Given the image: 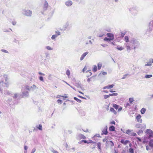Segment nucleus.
<instances>
[{"label":"nucleus","instance_id":"obj_56","mask_svg":"<svg viewBox=\"0 0 153 153\" xmlns=\"http://www.w3.org/2000/svg\"><path fill=\"white\" fill-rule=\"evenodd\" d=\"M106 140H107V139H103L102 141H103V142H105V141H106Z\"/></svg>","mask_w":153,"mask_h":153},{"label":"nucleus","instance_id":"obj_25","mask_svg":"<svg viewBox=\"0 0 153 153\" xmlns=\"http://www.w3.org/2000/svg\"><path fill=\"white\" fill-rule=\"evenodd\" d=\"M98 69L99 70L100 69L102 66V64L101 63H99L97 64Z\"/></svg>","mask_w":153,"mask_h":153},{"label":"nucleus","instance_id":"obj_17","mask_svg":"<svg viewBox=\"0 0 153 153\" xmlns=\"http://www.w3.org/2000/svg\"><path fill=\"white\" fill-rule=\"evenodd\" d=\"M110 110L111 111L113 112L114 114H117V112L113 108H111L110 109Z\"/></svg>","mask_w":153,"mask_h":153},{"label":"nucleus","instance_id":"obj_52","mask_svg":"<svg viewBox=\"0 0 153 153\" xmlns=\"http://www.w3.org/2000/svg\"><path fill=\"white\" fill-rule=\"evenodd\" d=\"M86 68H85V67H84V68H83V72H85V71L86 70Z\"/></svg>","mask_w":153,"mask_h":153},{"label":"nucleus","instance_id":"obj_39","mask_svg":"<svg viewBox=\"0 0 153 153\" xmlns=\"http://www.w3.org/2000/svg\"><path fill=\"white\" fill-rule=\"evenodd\" d=\"M51 151L53 153H59V152L58 151H56L54 149H53Z\"/></svg>","mask_w":153,"mask_h":153},{"label":"nucleus","instance_id":"obj_40","mask_svg":"<svg viewBox=\"0 0 153 153\" xmlns=\"http://www.w3.org/2000/svg\"><path fill=\"white\" fill-rule=\"evenodd\" d=\"M39 79L40 80L42 81H43L44 80L43 77L42 76H40L39 77Z\"/></svg>","mask_w":153,"mask_h":153},{"label":"nucleus","instance_id":"obj_26","mask_svg":"<svg viewBox=\"0 0 153 153\" xmlns=\"http://www.w3.org/2000/svg\"><path fill=\"white\" fill-rule=\"evenodd\" d=\"M74 99L75 100H76L77 102H81V100H80L78 99V98H77L76 97H74Z\"/></svg>","mask_w":153,"mask_h":153},{"label":"nucleus","instance_id":"obj_7","mask_svg":"<svg viewBox=\"0 0 153 153\" xmlns=\"http://www.w3.org/2000/svg\"><path fill=\"white\" fill-rule=\"evenodd\" d=\"M114 86V85L113 84L108 85L107 86H105L103 88V89H106L107 88L108 89H110L113 88Z\"/></svg>","mask_w":153,"mask_h":153},{"label":"nucleus","instance_id":"obj_33","mask_svg":"<svg viewBox=\"0 0 153 153\" xmlns=\"http://www.w3.org/2000/svg\"><path fill=\"white\" fill-rule=\"evenodd\" d=\"M131 130L128 129L126 131V133L127 134H128L131 132Z\"/></svg>","mask_w":153,"mask_h":153},{"label":"nucleus","instance_id":"obj_16","mask_svg":"<svg viewBox=\"0 0 153 153\" xmlns=\"http://www.w3.org/2000/svg\"><path fill=\"white\" fill-rule=\"evenodd\" d=\"M149 145L151 147H153V140H151L149 142Z\"/></svg>","mask_w":153,"mask_h":153},{"label":"nucleus","instance_id":"obj_30","mask_svg":"<svg viewBox=\"0 0 153 153\" xmlns=\"http://www.w3.org/2000/svg\"><path fill=\"white\" fill-rule=\"evenodd\" d=\"M127 51H129L131 50V48L129 45H127L126 46Z\"/></svg>","mask_w":153,"mask_h":153},{"label":"nucleus","instance_id":"obj_62","mask_svg":"<svg viewBox=\"0 0 153 153\" xmlns=\"http://www.w3.org/2000/svg\"><path fill=\"white\" fill-rule=\"evenodd\" d=\"M82 138L83 139H85V136H83L82 137Z\"/></svg>","mask_w":153,"mask_h":153},{"label":"nucleus","instance_id":"obj_21","mask_svg":"<svg viewBox=\"0 0 153 153\" xmlns=\"http://www.w3.org/2000/svg\"><path fill=\"white\" fill-rule=\"evenodd\" d=\"M134 101L133 98H129V101L130 103H132V102Z\"/></svg>","mask_w":153,"mask_h":153},{"label":"nucleus","instance_id":"obj_8","mask_svg":"<svg viewBox=\"0 0 153 153\" xmlns=\"http://www.w3.org/2000/svg\"><path fill=\"white\" fill-rule=\"evenodd\" d=\"M133 45L134 46V49H135V48L136 47H137L139 45V43L138 42H134L133 43Z\"/></svg>","mask_w":153,"mask_h":153},{"label":"nucleus","instance_id":"obj_10","mask_svg":"<svg viewBox=\"0 0 153 153\" xmlns=\"http://www.w3.org/2000/svg\"><path fill=\"white\" fill-rule=\"evenodd\" d=\"M72 4V2L71 1H68L65 2V4L67 6H71Z\"/></svg>","mask_w":153,"mask_h":153},{"label":"nucleus","instance_id":"obj_64","mask_svg":"<svg viewBox=\"0 0 153 153\" xmlns=\"http://www.w3.org/2000/svg\"><path fill=\"white\" fill-rule=\"evenodd\" d=\"M66 103L65 102H64L63 103V105H66Z\"/></svg>","mask_w":153,"mask_h":153},{"label":"nucleus","instance_id":"obj_53","mask_svg":"<svg viewBox=\"0 0 153 153\" xmlns=\"http://www.w3.org/2000/svg\"><path fill=\"white\" fill-rule=\"evenodd\" d=\"M104 35V34H102L101 35L100 34L99 35V36L100 37H102Z\"/></svg>","mask_w":153,"mask_h":153},{"label":"nucleus","instance_id":"obj_29","mask_svg":"<svg viewBox=\"0 0 153 153\" xmlns=\"http://www.w3.org/2000/svg\"><path fill=\"white\" fill-rule=\"evenodd\" d=\"M118 95V94L117 93H112L111 94H109V95L110 96H117Z\"/></svg>","mask_w":153,"mask_h":153},{"label":"nucleus","instance_id":"obj_14","mask_svg":"<svg viewBox=\"0 0 153 153\" xmlns=\"http://www.w3.org/2000/svg\"><path fill=\"white\" fill-rule=\"evenodd\" d=\"M115 127L113 126H111L109 128V130L110 131H114L115 130Z\"/></svg>","mask_w":153,"mask_h":153},{"label":"nucleus","instance_id":"obj_41","mask_svg":"<svg viewBox=\"0 0 153 153\" xmlns=\"http://www.w3.org/2000/svg\"><path fill=\"white\" fill-rule=\"evenodd\" d=\"M48 3L46 1H45V6L46 8H47L48 7Z\"/></svg>","mask_w":153,"mask_h":153},{"label":"nucleus","instance_id":"obj_12","mask_svg":"<svg viewBox=\"0 0 153 153\" xmlns=\"http://www.w3.org/2000/svg\"><path fill=\"white\" fill-rule=\"evenodd\" d=\"M97 70V68L96 65H94L93 66V67L92 68V71L94 72H96Z\"/></svg>","mask_w":153,"mask_h":153},{"label":"nucleus","instance_id":"obj_18","mask_svg":"<svg viewBox=\"0 0 153 153\" xmlns=\"http://www.w3.org/2000/svg\"><path fill=\"white\" fill-rule=\"evenodd\" d=\"M104 40L107 42H110L111 41L109 38H108L107 37L105 38L104 39Z\"/></svg>","mask_w":153,"mask_h":153},{"label":"nucleus","instance_id":"obj_61","mask_svg":"<svg viewBox=\"0 0 153 153\" xmlns=\"http://www.w3.org/2000/svg\"><path fill=\"white\" fill-rule=\"evenodd\" d=\"M114 153H118V152L116 150H115Z\"/></svg>","mask_w":153,"mask_h":153},{"label":"nucleus","instance_id":"obj_36","mask_svg":"<svg viewBox=\"0 0 153 153\" xmlns=\"http://www.w3.org/2000/svg\"><path fill=\"white\" fill-rule=\"evenodd\" d=\"M55 33L58 35V36L60 35V32L58 31H56L55 32Z\"/></svg>","mask_w":153,"mask_h":153},{"label":"nucleus","instance_id":"obj_37","mask_svg":"<svg viewBox=\"0 0 153 153\" xmlns=\"http://www.w3.org/2000/svg\"><path fill=\"white\" fill-rule=\"evenodd\" d=\"M57 102L58 103L61 104L62 103V101L60 100H57Z\"/></svg>","mask_w":153,"mask_h":153},{"label":"nucleus","instance_id":"obj_34","mask_svg":"<svg viewBox=\"0 0 153 153\" xmlns=\"http://www.w3.org/2000/svg\"><path fill=\"white\" fill-rule=\"evenodd\" d=\"M124 48L122 47H117V49H118L119 50L121 51L123 50L124 49Z\"/></svg>","mask_w":153,"mask_h":153},{"label":"nucleus","instance_id":"obj_55","mask_svg":"<svg viewBox=\"0 0 153 153\" xmlns=\"http://www.w3.org/2000/svg\"><path fill=\"white\" fill-rule=\"evenodd\" d=\"M128 75V74H126L125 75H124V77H123V78H122V79H125V77Z\"/></svg>","mask_w":153,"mask_h":153},{"label":"nucleus","instance_id":"obj_23","mask_svg":"<svg viewBox=\"0 0 153 153\" xmlns=\"http://www.w3.org/2000/svg\"><path fill=\"white\" fill-rule=\"evenodd\" d=\"M152 76L151 74L146 75L145 76V77L146 78H149L152 77Z\"/></svg>","mask_w":153,"mask_h":153},{"label":"nucleus","instance_id":"obj_45","mask_svg":"<svg viewBox=\"0 0 153 153\" xmlns=\"http://www.w3.org/2000/svg\"><path fill=\"white\" fill-rule=\"evenodd\" d=\"M92 78V77L91 78H88V79H87V81L88 82H90V81H91V79Z\"/></svg>","mask_w":153,"mask_h":153},{"label":"nucleus","instance_id":"obj_6","mask_svg":"<svg viewBox=\"0 0 153 153\" xmlns=\"http://www.w3.org/2000/svg\"><path fill=\"white\" fill-rule=\"evenodd\" d=\"M32 12L30 10H27L25 11V14L27 16H30L31 15Z\"/></svg>","mask_w":153,"mask_h":153},{"label":"nucleus","instance_id":"obj_11","mask_svg":"<svg viewBox=\"0 0 153 153\" xmlns=\"http://www.w3.org/2000/svg\"><path fill=\"white\" fill-rule=\"evenodd\" d=\"M88 52H85L80 57V60H82L88 54Z\"/></svg>","mask_w":153,"mask_h":153},{"label":"nucleus","instance_id":"obj_35","mask_svg":"<svg viewBox=\"0 0 153 153\" xmlns=\"http://www.w3.org/2000/svg\"><path fill=\"white\" fill-rule=\"evenodd\" d=\"M110 95H109V94L108 95H104V98L105 99H106L108 98L109 97Z\"/></svg>","mask_w":153,"mask_h":153},{"label":"nucleus","instance_id":"obj_32","mask_svg":"<svg viewBox=\"0 0 153 153\" xmlns=\"http://www.w3.org/2000/svg\"><path fill=\"white\" fill-rule=\"evenodd\" d=\"M103 133L104 134H105V135H106L107 134L108 131H107L106 129H105L104 130V131H103Z\"/></svg>","mask_w":153,"mask_h":153},{"label":"nucleus","instance_id":"obj_51","mask_svg":"<svg viewBox=\"0 0 153 153\" xmlns=\"http://www.w3.org/2000/svg\"><path fill=\"white\" fill-rule=\"evenodd\" d=\"M39 74H40V75H45V74H43V73H42L40 72H39Z\"/></svg>","mask_w":153,"mask_h":153},{"label":"nucleus","instance_id":"obj_20","mask_svg":"<svg viewBox=\"0 0 153 153\" xmlns=\"http://www.w3.org/2000/svg\"><path fill=\"white\" fill-rule=\"evenodd\" d=\"M152 65V62L151 61H150L149 62H148L147 64H145V66H151Z\"/></svg>","mask_w":153,"mask_h":153},{"label":"nucleus","instance_id":"obj_59","mask_svg":"<svg viewBox=\"0 0 153 153\" xmlns=\"http://www.w3.org/2000/svg\"><path fill=\"white\" fill-rule=\"evenodd\" d=\"M115 92V91H112V90H111L110 91V92Z\"/></svg>","mask_w":153,"mask_h":153},{"label":"nucleus","instance_id":"obj_13","mask_svg":"<svg viewBox=\"0 0 153 153\" xmlns=\"http://www.w3.org/2000/svg\"><path fill=\"white\" fill-rule=\"evenodd\" d=\"M146 111V109H145V108H142L140 111V112L142 114H143L145 113Z\"/></svg>","mask_w":153,"mask_h":153},{"label":"nucleus","instance_id":"obj_15","mask_svg":"<svg viewBox=\"0 0 153 153\" xmlns=\"http://www.w3.org/2000/svg\"><path fill=\"white\" fill-rule=\"evenodd\" d=\"M82 142H83L84 143H93V142L91 140H89V141H90L89 142H88L86 140H82Z\"/></svg>","mask_w":153,"mask_h":153},{"label":"nucleus","instance_id":"obj_19","mask_svg":"<svg viewBox=\"0 0 153 153\" xmlns=\"http://www.w3.org/2000/svg\"><path fill=\"white\" fill-rule=\"evenodd\" d=\"M97 147L98 148V149L101 150V143L100 142H99L97 144Z\"/></svg>","mask_w":153,"mask_h":153},{"label":"nucleus","instance_id":"obj_9","mask_svg":"<svg viewBox=\"0 0 153 153\" xmlns=\"http://www.w3.org/2000/svg\"><path fill=\"white\" fill-rule=\"evenodd\" d=\"M141 116L140 114H138L137 116L136 119L138 122L140 123L141 122L142 120L141 119Z\"/></svg>","mask_w":153,"mask_h":153},{"label":"nucleus","instance_id":"obj_44","mask_svg":"<svg viewBox=\"0 0 153 153\" xmlns=\"http://www.w3.org/2000/svg\"><path fill=\"white\" fill-rule=\"evenodd\" d=\"M136 138L140 142H141V139L140 138L138 137H136Z\"/></svg>","mask_w":153,"mask_h":153},{"label":"nucleus","instance_id":"obj_24","mask_svg":"<svg viewBox=\"0 0 153 153\" xmlns=\"http://www.w3.org/2000/svg\"><path fill=\"white\" fill-rule=\"evenodd\" d=\"M66 74L68 75V76L69 77L70 75V71L69 70H67L66 72Z\"/></svg>","mask_w":153,"mask_h":153},{"label":"nucleus","instance_id":"obj_31","mask_svg":"<svg viewBox=\"0 0 153 153\" xmlns=\"http://www.w3.org/2000/svg\"><path fill=\"white\" fill-rule=\"evenodd\" d=\"M38 128L40 130H42V126L40 124L39 125Z\"/></svg>","mask_w":153,"mask_h":153},{"label":"nucleus","instance_id":"obj_2","mask_svg":"<svg viewBox=\"0 0 153 153\" xmlns=\"http://www.w3.org/2000/svg\"><path fill=\"white\" fill-rule=\"evenodd\" d=\"M106 145L110 147H112L114 146V144L112 141L109 140L106 142Z\"/></svg>","mask_w":153,"mask_h":153},{"label":"nucleus","instance_id":"obj_43","mask_svg":"<svg viewBox=\"0 0 153 153\" xmlns=\"http://www.w3.org/2000/svg\"><path fill=\"white\" fill-rule=\"evenodd\" d=\"M46 48L47 49H48V50H52V48L50 47L49 46H47L46 47Z\"/></svg>","mask_w":153,"mask_h":153},{"label":"nucleus","instance_id":"obj_28","mask_svg":"<svg viewBox=\"0 0 153 153\" xmlns=\"http://www.w3.org/2000/svg\"><path fill=\"white\" fill-rule=\"evenodd\" d=\"M129 152L131 153H134V149L131 148L129 149Z\"/></svg>","mask_w":153,"mask_h":153},{"label":"nucleus","instance_id":"obj_3","mask_svg":"<svg viewBox=\"0 0 153 153\" xmlns=\"http://www.w3.org/2000/svg\"><path fill=\"white\" fill-rule=\"evenodd\" d=\"M146 133L149 134V137H150L153 136V131L150 129H147L146 131Z\"/></svg>","mask_w":153,"mask_h":153},{"label":"nucleus","instance_id":"obj_1","mask_svg":"<svg viewBox=\"0 0 153 153\" xmlns=\"http://www.w3.org/2000/svg\"><path fill=\"white\" fill-rule=\"evenodd\" d=\"M120 142L124 145H126V144H128L130 147H131V146L132 144L129 140H125L124 139H122L120 141Z\"/></svg>","mask_w":153,"mask_h":153},{"label":"nucleus","instance_id":"obj_58","mask_svg":"<svg viewBox=\"0 0 153 153\" xmlns=\"http://www.w3.org/2000/svg\"><path fill=\"white\" fill-rule=\"evenodd\" d=\"M17 97V94H15L14 97V98H16Z\"/></svg>","mask_w":153,"mask_h":153},{"label":"nucleus","instance_id":"obj_38","mask_svg":"<svg viewBox=\"0 0 153 153\" xmlns=\"http://www.w3.org/2000/svg\"><path fill=\"white\" fill-rule=\"evenodd\" d=\"M136 135V133H134V132H133V133H131V135L133 136H135Z\"/></svg>","mask_w":153,"mask_h":153},{"label":"nucleus","instance_id":"obj_57","mask_svg":"<svg viewBox=\"0 0 153 153\" xmlns=\"http://www.w3.org/2000/svg\"><path fill=\"white\" fill-rule=\"evenodd\" d=\"M111 123V124H115V122L114 121H112Z\"/></svg>","mask_w":153,"mask_h":153},{"label":"nucleus","instance_id":"obj_48","mask_svg":"<svg viewBox=\"0 0 153 153\" xmlns=\"http://www.w3.org/2000/svg\"><path fill=\"white\" fill-rule=\"evenodd\" d=\"M102 74L103 75H105L107 74V73L105 72H102Z\"/></svg>","mask_w":153,"mask_h":153},{"label":"nucleus","instance_id":"obj_4","mask_svg":"<svg viewBox=\"0 0 153 153\" xmlns=\"http://www.w3.org/2000/svg\"><path fill=\"white\" fill-rule=\"evenodd\" d=\"M107 36L109 37L111 40H113L114 39V35L111 33H108L107 34Z\"/></svg>","mask_w":153,"mask_h":153},{"label":"nucleus","instance_id":"obj_50","mask_svg":"<svg viewBox=\"0 0 153 153\" xmlns=\"http://www.w3.org/2000/svg\"><path fill=\"white\" fill-rule=\"evenodd\" d=\"M24 149L25 150H27V146H24Z\"/></svg>","mask_w":153,"mask_h":153},{"label":"nucleus","instance_id":"obj_22","mask_svg":"<svg viewBox=\"0 0 153 153\" xmlns=\"http://www.w3.org/2000/svg\"><path fill=\"white\" fill-rule=\"evenodd\" d=\"M58 36V35H57V34H55L53 35H52V36L51 37V39H54L55 38L57 37Z\"/></svg>","mask_w":153,"mask_h":153},{"label":"nucleus","instance_id":"obj_47","mask_svg":"<svg viewBox=\"0 0 153 153\" xmlns=\"http://www.w3.org/2000/svg\"><path fill=\"white\" fill-rule=\"evenodd\" d=\"M16 23V21H13L12 22V24L13 25H15Z\"/></svg>","mask_w":153,"mask_h":153},{"label":"nucleus","instance_id":"obj_46","mask_svg":"<svg viewBox=\"0 0 153 153\" xmlns=\"http://www.w3.org/2000/svg\"><path fill=\"white\" fill-rule=\"evenodd\" d=\"M1 51L4 52L8 53V52L6 50L2 49Z\"/></svg>","mask_w":153,"mask_h":153},{"label":"nucleus","instance_id":"obj_49","mask_svg":"<svg viewBox=\"0 0 153 153\" xmlns=\"http://www.w3.org/2000/svg\"><path fill=\"white\" fill-rule=\"evenodd\" d=\"M146 149L148 150L149 149V146H146Z\"/></svg>","mask_w":153,"mask_h":153},{"label":"nucleus","instance_id":"obj_63","mask_svg":"<svg viewBox=\"0 0 153 153\" xmlns=\"http://www.w3.org/2000/svg\"><path fill=\"white\" fill-rule=\"evenodd\" d=\"M151 62L152 63H153V59H152Z\"/></svg>","mask_w":153,"mask_h":153},{"label":"nucleus","instance_id":"obj_5","mask_svg":"<svg viewBox=\"0 0 153 153\" xmlns=\"http://www.w3.org/2000/svg\"><path fill=\"white\" fill-rule=\"evenodd\" d=\"M113 106L116 110H117L118 109V111H120L122 109V108L121 107H120L119 108V105H118L116 104H113Z\"/></svg>","mask_w":153,"mask_h":153},{"label":"nucleus","instance_id":"obj_60","mask_svg":"<svg viewBox=\"0 0 153 153\" xmlns=\"http://www.w3.org/2000/svg\"><path fill=\"white\" fill-rule=\"evenodd\" d=\"M129 105H130L128 103L127 104L126 106H129Z\"/></svg>","mask_w":153,"mask_h":153},{"label":"nucleus","instance_id":"obj_54","mask_svg":"<svg viewBox=\"0 0 153 153\" xmlns=\"http://www.w3.org/2000/svg\"><path fill=\"white\" fill-rule=\"evenodd\" d=\"M60 96L63 97H64L65 98H67L68 97L67 96H65L64 97L62 96Z\"/></svg>","mask_w":153,"mask_h":153},{"label":"nucleus","instance_id":"obj_27","mask_svg":"<svg viewBox=\"0 0 153 153\" xmlns=\"http://www.w3.org/2000/svg\"><path fill=\"white\" fill-rule=\"evenodd\" d=\"M125 41L126 42H128L129 41L128 37L127 36H125Z\"/></svg>","mask_w":153,"mask_h":153},{"label":"nucleus","instance_id":"obj_42","mask_svg":"<svg viewBox=\"0 0 153 153\" xmlns=\"http://www.w3.org/2000/svg\"><path fill=\"white\" fill-rule=\"evenodd\" d=\"M125 33H121L120 36L122 37H124V35H125Z\"/></svg>","mask_w":153,"mask_h":153}]
</instances>
